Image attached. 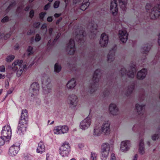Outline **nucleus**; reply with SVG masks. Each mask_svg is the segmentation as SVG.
<instances>
[{
    "mask_svg": "<svg viewBox=\"0 0 160 160\" xmlns=\"http://www.w3.org/2000/svg\"><path fill=\"white\" fill-rule=\"evenodd\" d=\"M28 120V114L26 109L22 110V111L21 119L19 121L27 122Z\"/></svg>",
    "mask_w": 160,
    "mask_h": 160,
    "instance_id": "23",
    "label": "nucleus"
},
{
    "mask_svg": "<svg viewBox=\"0 0 160 160\" xmlns=\"http://www.w3.org/2000/svg\"><path fill=\"white\" fill-rule=\"evenodd\" d=\"M8 18L7 17H4L2 20V22H5L8 21Z\"/></svg>",
    "mask_w": 160,
    "mask_h": 160,
    "instance_id": "47",
    "label": "nucleus"
},
{
    "mask_svg": "<svg viewBox=\"0 0 160 160\" xmlns=\"http://www.w3.org/2000/svg\"><path fill=\"white\" fill-rule=\"evenodd\" d=\"M60 21V20H58L57 21V22H56V23L57 24Z\"/></svg>",
    "mask_w": 160,
    "mask_h": 160,
    "instance_id": "60",
    "label": "nucleus"
},
{
    "mask_svg": "<svg viewBox=\"0 0 160 160\" xmlns=\"http://www.w3.org/2000/svg\"><path fill=\"white\" fill-rule=\"evenodd\" d=\"M132 71H130L127 72L126 69L123 68L120 70V73L122 77L125 76L127 75L129 78H133L134 76V72L135 71V69L134 68H132Z\"/></svg>",
    "mask_w": 160,
    "mask_h": 160,
    "instance_id": "15",
    "label": "nucleus"
},
{
    "mask_svg": "<svg viewBox=\"0 0 160 160\" xmlns=\"http://www.w3.org/2000/svg\"><path fill=\"white\" fill-rule=\"evenodd\" d=\"M147 16L152 20H155L160 15V4H157L152 6L151 3H147L145 6Z\"/></svg>",
    "mask_w": 160,
    "mask_h": 160,
    "instance_id": "1",
    "label": "nucleus"
},
{
    "mask_svg": "<svg viewBox=\"0 0 160 160\" xmlns=\"http://www.w3.org/2000/svg\"><path fill=\"white\" fill-rule=\"evenodd\" d=\"M45 147L43 142H40L38 144L37 149V152L38 153H42L45 151Z\"/></svg>",
    "mask_w": 160,
    "mask_h": 160,
    "instance_id": "25",
    "label": "nucleus"
},
{
    "mask_svg": "<svg viewBox=\"0 0 160 160\" xmlns=\"http://www.w3.org/2000/svg\"><path fill=\"white\" fill-rule=\"evenodd\" d=\"M110 160H116V158L114 154L112 153L111 154Z\"/></svg>",
    "mask_w": 160,
    "mask_h": 160,
    "instance_id": "49",
    "label": "nucleus"
},
{
    "mask_svg": "<svg viewBox=\"0 0 160 160\" xmlns=\"http://www.w3.org/2000/svg\"><path fill=\"white\" fill-rule=\"evenodd\" d=\"M5 78L4 75H2V74H0V79L2 78Z\"/></svg>",
    "mask_w": 160,
    "mask_h": 160,
    "instance_id": "55",
    "label": "nucleus"
},
{
    "mask_svg": "<svg viewBox=\"0 0 160 160\" xmlns=\"http://www.w3.org/2000/svg\"><path fill=\"white\" fill-rule=\"evenodd\" d=\"M40 86L39 84L36 82L33 83L29 88L30 93V96L31 97H34L39 92Z\"/></svg>",
    "mask_w": 160,
    "mask_h": 160,
    "instance_id": "10",
    "label": "nucleus"
},
{
    "mask_svg": "<svg viewBox=\"0 0 160 160\" xmlns=\"http://www.w3.org/2000/svg\"><path fill=\"white\" fill-rule=\"evenodd\" d=\"M11 34L9 33H7L4 34L3 32H0V40H6L8 38Z\"/></svg>",
    "mask_w": 160,
    "mask_h": 160,
    "instance_id": "30",
    "label": "nucleus"
},
{
    "mask_svg": "<svg viewBox=\"0 0 160 160\" xmlns=\"http://www.w3.org/2000/svg\"><path fill=\"white\" fill-rule=\"evenodd\" d=\"M128 34L125 30H121L118 32V37L120 41L123 43L126 42L128 39Z\"/></svg>",
    "mask_w": 160,
    "mask_h": 160,
    "instance_id": "12",
    "label": "nucleus"
},
{
    "mask_svg": "<svg viewBox=\"0 0 160 160\" xmlns=\"http://www.w3.org/2000/svg\"><path fill=\"white\" fill-rule=\"evenodd\" d=\"M147 71L146 69L144 68L139 71L137 73V78L138 79L142 80L146 76Z\"/></svg>",
    "mask_w": 160,
    "mask_h": 160,
    "instance_id": "21",
    "label": "nucleus"
},
{
    "mask_svg": "<svg viewBox=\"0 0 160 160\" xmlns=\"http://www.w3.org/2000/svg\"><path fill=\"white\" fill-rule=\"evenodd\" d=\"M46 14V12H42L40 13L39 14L40 18L41 20H43Z\"/></svg>",
    "mask_w": 160,
    "mask_h": 160,
    "instance_id": "40",
    "label": "nucleus"
},
{
    "mask_svg": "<svg viewBox=\"0 0 160 160\" xmlns=\"http://www.w3.org/2000/svg\"><path fill=\"white\" fill-rule=\"evenodd\" d=\"M46 156H47L46 160H48V158H49V154H47Z\"/></svg>",
    "mask_w": 160,
    "mask_h": 160,
    "instance_id": "58",
    "label": "nucleus"
},
{
    "mask_svg": "<svg viewBox=\"0 0 160 160\" xmlns=\"http://www.w3.org/2000/svg\"><path fill=\"white\" fill-rule=\"evenodd\" d=\"M102 133L101 128L98 127H96L94 129L93 134L94 136H100Z\"/></svg>",
    "mask_w": 160,
    "mask_h": 160,
    "instance_id": "29",
    "label": "nucleus"
},
{
    "mask_svg": "<svg viewBox=\"0 0 160 160\" xmlns=\"http://www.w3.org/2000/svg\"><path fill=\"white\" fill-rule=\"evenodd\" d=\"M54 121H53L52 122L50 123V124H52L53 123V122Z\"/></svg>",
    "mask_w": 160,
    "mask_h": 160,
    "instance_id": "63",
    "label": "nucleus"
},
{
    "mask_svg": "<svg viewBox=\"0 0 160 160\" xmlns=\"http://www.w3.org/2000/svg\"><path fill=\"white\" fill-rule=\"evenodd\" d=\"M20 147L19 145H16L15 144L13 145L9 149V155L12 156H15L19 150Z\"/></svg>",
    "mask_w": 160,
    "mask_h": 160,
    "instance_id": "19",
    "label": "nucleus"
},
{
    "mask_svg": "<svg viewBox=\"0 0 160 160\" xmlns=\"http://www.w3.org/2000/svg\"><path fill=\"white\" fill-rule=\"evenodd\" d=\"M78 101V97L75 94L70 95L68 97V103L70 107L72 108H75L77 107Z\"/></svg>",
    "mask_w": 160,
    "mask_h": 160,
    "instance_id": "6",
    "label": "nucleus"
},
{
    "mask_svg": "<svg viewBox=\"0 0 160 160\" xmlns=\"http://www.w3.org/2000/svg\"><path fill=\"white\" fill-rule=\"evenodd\" d=\"M13 91V90L10 89L7 92V94H10L12 93Z\"/></svg>",
    "mask_w": 160,
    "mask_h": 160,
    "instance_id": "52",
    "label": "nucleus"
},
{
    "mask_svg": "<svg viewBox=\"0 0 160 160\" xmlns=\"http://www.w3.org/2000/svg\"><path fill=\"white\" fill-rule=\"evenodd\" d=\"M115 55L113 51L109 52L107 56V61L108 62H110L113 61L115 59Z\"/></svg>",
    "mask_w": 160,
    "mask_h": 160,
    "instance_id": "28",
    "label": "nucleus"
},
{
    "mask_svg": "<svg viewBox=\"0 0 160 160\" xmlns=\"http://www.w3.org/2000/svg\"><path fill=\"white\" fill-rule=\"evenodd\" d=\"M60 4L59 1H56L54 4V7L55 8H57L59 6Z\"/></svg>",
    "mask_w": 160,
    "mask_h": 160,
    "instance_id": "41",
    "label": "nucleus"
},
{
    "mask_svg": "<svg viewBox=\"0 0 160 160\" xmlns=\"http://www.w3.org/2000/svg\"><path fill=\"white\" fill-rule=\"evenodd\" d=\"M138 151L139 153L142 155L144 154L145 153L144 140L142 139H141L139 141Z\"/></svg>",
    "mask_w": 160,
    "mask_h": 160,
    "instance_id": "24",
    "label": "nucleus"
},
{
    "mask_svg": "<svg viewBox=\"0 0 160 160\" xmlns=\"http://www.w3.org/2000/svg\"><path fill=\"white\" fill-rule=\"evenodd\" d=\"M88 28L90 29L91 31H92V32H94L97 29V26L96 24L94 23H90Z\"/></svg>",
    "mask_w": 160,
    "mask_h": 160,
    "instance_id": "32",
    "label": "nucleus"
},
{
    "mask_svg": "<svg viewBox=\"0 0 160 160\" xmlns=\"http://www.w3.org/2000/svg\"><path fill=\"white\" fill-rule=\"evenodd\" d=\"M61 15V14L56 13L54 15V16L56 18H58Z\"/></svg>",
    "mask_w": 160,
    "mask_h": 160,
    "instance_id": "53",
    "label": "nucleus"
},
{
    "mask_svg": "<svg viewBox=\"0 0 160 160\" xmlns=\"http://www.w3.org/2000/svg\"><path fill=\"white\" fill-rule=\"evenodd\" d=\"M2 138L0 137V146L3 145L4 142V140H5L3 138Z\"/></svg>",
    "mask_w": 160,
    "mask_h": 160,
    "instance_id": "50",
    "label": "nucleus"
},
{
    "mask_svg": "<svg viewBox=\"0 0 160 160\" xmlns=\"http://www.w3.org/2000/svg\"><path fill=\"white\" fill-rule=\"evenodd\" d=\"M102 133L107 135H109L110 133V123L108 122L103 123L101 126Z\"/></svg>",
    "mask_w": 160,
    "mask_h": 160,
    "instance_id": "17",
    "label": "nucleus"
},
{
    "mask_svg": "<svg viewBox=\"0 0 160 160\" xmlns=\"http://www.w3.org/2000/svg\"><path fill=\"white\" fill-rule=\"evenodd\" d=\"M60 129H61L60 126L55 127L53 130L54 134L56 135L60 134L61 131H60Z\"/></svg>",
    "mask_w": 160,
    "mask_h": 160,
    "instance_id": "33",
    "label": "nucleus"
},
{
    "mask_svg": "<svg viewBox=\"0 0 160 160\" xmlns=\"http://www.w3.org/2000/svg\"><path fill=\"white\" fill-rule=\"evenodd\" d=\"M15 58V56L13 55H9L7 56L6 58V61L7 62H12Z\"/></svg>",
    "mask_w": 160,
    "mask_h": 160,
    "instance_id": "37",
    "label": "nucleus"
},
{
    "mask_svg": "<svg viewBox=\"0 0 160 160\" xmlns=\"http://www.w3.org/2000/svg\"><path fill=\"white\" fill-rule=\"evenodd\" d=\"M61 66L58 63H57L55 64L54 68L55 72L58 73L61 71Z\"/></svg>",
    "mask_w": 160,
    "mask_h": 160,
    "instance_id": "36",
    "label": "nucleus"
},
{
    "mask_svg": "<svg viewBox=\"0 0 160 160\" xmlns=\"http://www.w3.org/2000/svg\"><path fill=\"white\" fill-rule=\"evenodd\" d=\"M34 15V11L32 10L30 11L29 13V16L31 18H32Z\"/></svg>",
    "mask_w": 160,
    "mask_h": 160,
    "instance_id": "46",
    "label": "nucleus"
},
{
    "mask_svg": "<svg viewBox=\"0 0 160 160\" xmlns=\"http://www.w3.org/2000/svg\"><path fill=\"white\" fill-rule=\"evenodd\" d=\"M160 132H157L152 134L151 136V139L153 141L157 140L159 137Z\"/></svg>",
    "mask_w": 160,
    "mask_h": 160,
    "instance_id": "34",
    "label": "nucleus"
},
{
    "mask_svg": "<svg viewBox=\"0 0 160 160\" xmlns=\"http://www.w3.org/2000/svg\"><path fill=\"white\" fill-rule=\"evenodd\" d=\"M5 69L4 66L2 65L0 67V72H5Z\"/></svg>",
    "mask_w": 160,
    "mask_h": 160,
    "instance_id": "45",
    "label": "nucleus"
},
{
    "mask_svg": "<svg viewBox=\"0 0 160 160\" xmlns=\"http://www.w3.org/2000/svg\"><path fill=\"white\" fill-rule=\"evenodd\" d=\"M121 8H124L126 7L128 3V0H118Z\"/></svg>",
    "mask_w": 160,
    "mask_h": 160,
    "instance_id": "31",
    "label": "nucleus"
},
{
    "mask_svg": "<svg viewBox=\"0 0 160 160\" xmlns=\"http://www.w3.org/2000/svg\"><path fill=\"white\" fill-rule=\"evenodd\" d=\"M47 25L46 23L43 24L42 26V29H45V33H46L47 31Z\"/></svg>",
    "mask_w": 160,
    "mask_h": 160,
    "instance_id": "44",
    "label": "nucleus"
},
{
    "mask_svg": "<svg viewBox=\"0 0 160 160\" xmlns=\"http://www.w3.org/2000/svg\"><path fill=\"white\" fill-rule=\"evenodd\" d=\"M76 85V81L75 79L72 78L68 81L66 84V87L68 89L72 90L73 89Z\"/></svg>",
    "mask_w": 160,
    "mask_h": 160,
    "instance_id": "22",
    "label": "nucleus"
},
{
    "mask_svg": "<svg viewBox=\"0 0 160 160\" xmlns=\"http://www.w3.org/2000/svg\"><path fill=\"white\" fill-rule=\"evenodd\" d=\"M60 129V131H61V134H62V129Z\"/></svg>",
    "mask_w": 160,
    "mask_h": 160,
    "instance_id": "62",
    "label": "nucleus"
},
{
    "mask_svg": "<svg viewBox=\"0 0 160 160\" xmlns=\"http://www.w3.org/2000/svg\"><path fill=\"white\" fill-rule=\"evenodd\" d=\"M41 37L38 34L36 35L35 38V41L36 42L39 41L41 40Z\"/></svg>",
    "mask_w": 160,
    "mask_h": 160,
    "instance_id": "43",
    "label": "nucleus"
},
{
    "mask_svg": "<svg viewBox=\"0 0 160 160\" xmlns=\"http://www.w3.org/2000/svg\"><path fill=\"white\" fill-rule=\"evenodd\" d=\"M110 145L107 143H104L101 146V158L102 160H105L108 157L110 150Z\"/></svg>",
    "mask_w": 160,
    "mask_h": 160,
    "instance_id": "3",
    "label": "nucleus"
},
{
    "mask_svg": "<svg viewBox=\"0 0 160 160\" xmlns=\"http://www.w3.org/2000/svg\"><path fill=\"white\" fill-rule=\"evenodd\" d=\"M2 89L0 90V94L2 93Z\"/></svg>",
    "mask_w": 160,
    "mask_h": 160,
    "instance_id": "61",
    "label": "nucleus"
},
{
    "mask_svg": "<svg viewBox=\"0 0 160 160\" xmlns=\"http://www.w3.org/2000/svg\"><path fill=\"white\" fill-rule=\"evenodd\" d=\"M50 7V3H48L46 5L44 8V10H48Z\"/></svg>",
    "mask_w": 160,
    "mask_h": 160,
    "instance_id": "48",
    "label": "nucleus"
},
{
    "mask_svg": "<svg viewBox=\"0 0 160 160\" xmlns=\"http://www.w3.org/2000/svg\"><path fill=\"white\" fill-rule=\"evenodd\" d=\"M97 157L96 153L92 152L91 154L90 160H97Z\"/></svg>",
    "mask_w": 160,
    "mask_h": 160,
    "instance_id": "38",
    "label": "nucleus"
},
{
    "mask_svg": "<svg viewBox=\"0 0 160 160\" xmlns=\"http://www.w3.org/2000/svg\"><path fill=\"white\" fill-rule=\"evenodd\" d=\"M69 0H64L65 2L66 3V5H67V4L68 3Z\"/></svg>",
    "mask_w": 160,
    "mask_h": 160,
    "instance_id": "59",
    "label": "nucleus"
},
{
    "mask_svg": "<svg viewBox=\"0 0 160 160\" xmlns=\"http://www.w3.org/2000/svg\"><path fill=\"white\" fill-rule=\"evenodd\" d=\"M131 145L130 141L126 140L122 141L120 144V151L122 152H127L130 150Z\"/></svg>",
    "mask_w": 160,
    "mask_h": 160,
    "instance_id": "9",
    "label": "nucleus"
},
{
    "mask_svg": "<svg viewBox=\"0 0 160 160\" xmlns=\"http://www.w3.org/2000/svg\"><path fill=\"white\" fill-rule=\"evenodd\" d=\"M52 28H50L49 29V34L51 35L52 33Z\"/></svg>",
    "mask_w": 160,
    "mask_h": 160,
    "instance_id": "54",
    "label": "nucleus"
},
{
    "mask_svg": "<svg viewBox=\"0 0 160 160\" xmlns=\"http://www.w3.org/2000/svg\"><path fill=\"white\" fill-rule=\"evenodd\" d=\"M91 123V119L89 117L82 120L79 125V128L83 130H85L88 128L90 126Z\"/></svg>",
    "mask_w": 160,
    "mask_h": 160,
    "instance_id": "8",
    "label": "nucleus"
},
{
    "mask_svg": "<svg viewBox=\"0 0 160 160\" xmlns=\"http://www.w3.org/2000/svg\"><path fill=\"white\" fill-rule=\"evenodd\" d=\"M118 3L117 0H111L110 11L114 15H116L118 12Z\"/></svg>",
    "mask_w": 160,
    "mask_h": 160,
    "instance_id": "14",
    "label": "nucleus"
},
{
    "mask_svg": "<svg viewBox=\"0 0 160 160\" xmlns=\"http://www.w3.org/2000/svg\"><path fill=\"white\" fill-rule=\"evenodd\" d=\"M33 48L32 47L29 46L28 47L27 51L28 52V55H30L31 54H33Z\"/></svg>",
    "mask_w": 160,
    "mask_h": 160,
    "instance_id": "39",
    "label": "nucleus"
},
{
    "mask_svg": "<svg viewBox=\"0 0 160 160\" xmlns=\"http://www.w3.org/2000/svg\"><path fill=\"white\" fill-rule=\"evenodd\" d=\"M101 76V72L100 69L96 70L94 72L93 77V80L95 82L98 81Z\"/></svg>",
    "mask_w": 160,
    "mask_h": 160,
    "instance_id": "26",
    "label": "nucleus"
},
{
    "mask_svg": "<svg viewBox=\"0 0 160 160\" xmlns=\"http://www.w3.org/2000/svg\"><path fill=\"white\" fill-rule=\"evenodd\" d=\"M42 88L43 92L48 94L51 91L52 85L49 79H45L42 82Z\"/></svg>",
    "mask_w": 160,
    "mask_h": 160,
    "instance_id": "7",
    "label": "nucleus"
},
{
    "mask_svg": "<svg viewBox=\"0 0 160 160\" xmlns=\"http://www.w3.org/2000/svg\"><path fill=\"white\" fill-rule=\"evenodd\" d=\"M29 9V6H28L25 8V10L26 11H28V10Z\"/></svg>",
    "mask_w": 160,
    "mask_h": 160,
    "instance_id": "57",
    "label": "nucleus"
},
{
    "mask_svg": "<svg viewBox=\"0 0 160 160\" xmlns=\"http://www.w3.org/2000/svg\"><path fill=\"white\" fill-rule=\"evenodd\" d=\"M27 122L19 121L17 133L19 134H23L26 131Z\"/></svg>",
    "mask_w": 160,
    "mask_h": 160,
    "instance_id": "13",
    "label": "nucleus"
},
{
    "mask_svg": "<svg viewBox=\"0 0 160 160\" xmlns=\"http://www.w3.org/2000/svg\"><path fill=\"white\" fill-rule=\"evenodd\" d=\"M145 106V104L143 103H137L135 105V108L139 115H142L143 114Z\"/></svg>",
    "mask_w": 160,
    "mask_h": 160,
    "instance_id": "20",
    "label": "nucleus"
},
{
    "mask_svg": "<svg viewBox=\"0 0 160 160\" xmlns=\"http://www.w3.org/2000/svg\"><path fill=\"white\" fill-rule=\"evenodd\" d=\"M22 63V60H18L15 61L12 65V69L13 71H17V75L18 77L21 76L25 68Z\"/></svg>",
    "mask_w": 160,
    "mask_h": 160,
    "instance_id": "2",
    "label": "nucleus"
},
{
    "mask_svg": "<svg viewBox=\"0 0 160 160\" xmlns=\"http://www.w3.org/2000/svg\"><path fill=\"white\" fill-rule=\"evenodd\" d=\"M89 0H83L80 7V9L82 11L85 10L89 5Z\"/></svg>",
    "mask_w": 160,
    "mask_h": 160,
    "instance_id": "27",
    "label": "nucleus"
},
{
    "mask_svg": "<svg viewBox=\"0 0 160 160\" xmlns=\"http://www.w3.org/2000/svg\"><path fill=\"white\" fill-rule=\"evenodd\" d=\"M70 160H76L75 158H72Z\"/></svg>",
    "mask_w": 160,
    "mask_h": 160,
    "instance_id": "64",
    "label": "nucleus"
},
{
    "mask_svg": "<svg viewBox=\"0 0 160 160\" xmlns=\"http://www.w3.org/2000/svg\"><path fill=\"white\" fill-rule=\"evenodd\" d=\"M108 110L110 113L113 116H117L119 114V110L117 104L111 103L109 106Z\"/></svg>",
    "mask_w": 160,
    "mask_h": 160,
    "instance_id": "11",
    "label": "nucleus"
},
{
    "mask_svg": "<svg viewBox=\"0 0 160 160\" xmlns=\"http://www.w3.org/2000/svg\"><path fill=\"white\" fill-rule=\"evenodd\" d=\"M108 36L105 33H103L101 34L100 40V44L101 47H106L108 44Z\"/></svg>",
    "mask_w": 160,
    "mask_h": 160,
    "instance_id": "18",
    "label": "nucleus"
},
{
    "mask_svg": "<svg viewBox=\"0 0 160 160\" xmlns=\"http://www.w3.org/2000/svg\"><path fill=\"white\" fill-rule=\"evenodd\" d=\"M82 2V0H73V2L74 4H80Z\"/></svg>",
    "mask_w": 160,
    "mask_h": 160,
    "instance_id": "42",
    "label": "nucleus"
},
{
    "mask_svg": "<svg viewBox=\"0 0 160 160\" xmlns=\"http://www.w3.org/2000/svg\"><path fill=\"white\" fill-rule=\"evenodd\" d=\"M59 153L62 157L68 156L70 151V146L68 142H65L62 144L60 148Z\"/></svg>",
    "mask_w": 160,
    "mask_h": 160,
    "instance_id": "4",
    "label": "nucleus"
},
{
    "mask_svg": "<svg viewBox=\"0 0 160 160\" xmlns=\"http://www.w3.org/2000/svg\"><path fill=\"white\" fill-rule=\"evenodd\" d=\"M52 19V17H49L47 18V20L48 22H51Z\"/></svg>",
    "mask_w": 160,
    "mask_h": 160,
    "instance_id": "51",
    "label": "nucleus"
},
{
    "mask_svg": "<svg viewBox=\"0 0 160 160\" xmlns=\"http://www.w3.org/2000/svg\"><path fill=\"white\" fill-rule=\"evenodd\" d=\"M12 130L10 126L5 125L2 129V137L6 141L9 140L11 138Z\"/></svg>",
    "mask_w": 160,
    "mask_h": 160,
    "instance_id": "5",
    "label": "nucleus"
},
{
    "mask_svg": "<svg viewBox=\"0 0 160 160\" xmlns=\"http://www.w3.org/2000/svg\"><path fill=\"white\" fill-rule=\"evenodd\" d=\"M75 50L74 42L73 40L71 39L68 44L67 51L69 54H72L74 53Z\"/></svg>",
    "mask_w": 160,
    "mask_h": 160,
    "instance_id": "16",
    "label": "nucleus"
},
{
    "mask_svg": "<svg viewBox=\"0 0 160 160\" xmlns=\"http://www.w3.org/2000/svg\"><path fill=\"white\" fill-rule=\"evenodd\" d=\"M61 128L62 129V133L63 134L67 133L68 131V128L66 125L60 126Z\"/></svg>",
    "mask_w": 160,
    "mask_h": 160,
    "instance_id": "35",
    "label": "nucleus"
},
{
    "mask_svg": "<svg viewBox=\"0 0 160 160\" xmlns=\"http://www.w3.org/2000/svg\"><path fill=\"white\" fill-rule=\"evenodd\" d=\"M138 158V156L137 155H135L134 156V158L133 159V160H137Z\"/></svg>",
    "mask_w": 160,
    "mask_h": 160,
    "instance_id": "56",
    "label": "nucleus"
}]
</instances>
